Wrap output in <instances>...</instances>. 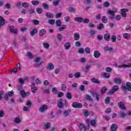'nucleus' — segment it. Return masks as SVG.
<instances>
[{"instance_id": "nucleus-1", "label": "nucleus", "mask_w": 131, "mask_h": 131, "mask_svg": "<svg viewBox=\"0 0 131 131\" xmlns=\"http://www.w3.org/2000/svg\"><path fill=\"white\" fill-rule=\"evenodd\" d=\"M115 13H117V9L116 8L114 7L113 8V10H110L107 11V14L110 15L109 19L111 20H113L114 17H115Z\"/></svg>"}, {"instance_id": "nucleus-2", "label": "nucleus", "mask_w": 131, "mask_h": 131, "mask_svg": "<svg viewBox=\"0 0 131 131\" xmlns=\"http://www.w3.org/2000/svg\"><path fill=\"white\" fill-rule=\"evenodd\" d=\"M118 90H119V86L118 85H115L112 88L111 91L107 93V94L113 95L114 93L118 92Z\"/></svg>"}, {"instance_id": "nucleus-3", "label": "nucleus", "mask_w": 131, "mask_h": 131, "mask_svg": "<svg viewBox=\"0 0 131 131\" xmlns=\"http://www.w3.org/2000/svg\"><path fill=\"white\" fill-rule=\"evenodd\" d=\"M121 88L122 90H127L129 92H131V83L127 82L126 84H123Z\"/></svg>"}, {"instance_id": "nucleus-4", "label": "nucleus", "mask_w": 131, "mask_h": 131, "mask_svg": "<svg viewBox=\"0 0 131 131\" xmlns=\"http://www.w3.org/2000/svg\"><path fill=\"white\" fill-rule=\"evenodd\" d=\"M91 95H93V97L95 96L96 101H100V95L95 90L91 92Z\"/></svg>"}, {"instance_id": "nucleus-5", "label": "nucleus", "mask_w": 131, "mask_h": 131, "mask_svg": "<svg viewBox=\"0 0 131 131\" xmlns=\"http://www.w3.org/2000/svg\"><path fill=\"white\" fill-rule=\"evenodd\" d=\"M9 30L11 33H14V34H15L16 35V34H18V29H15L13 26H11L9 27Z\"/></svg>"}, {"instance_id": "nucleus-6", "label": "nucleus", "mask_w": 131, "mask_h": 131, "mask_svg": "<svg viewBox=\"0 0 131 131\" xmlns=\"http://www.w3.org/2000/svg\"><path fill=\"white\" fill-rule=\"evenodd\" d=\"M48 110V105L44 104L42 105L39 108V111L41 113H43L45 111H47Z\"/></svg>"}, {"instance_id": "nucleus-7", "label": "nucleus", "mask_w": 131, "mask_h": 131, "mask_svg": "<svg viewBox=\"0 0 131 131\" xmlns=\"http://www.w3.org/2000/svg\"><path fill=\"white\" fill-rule=\"evenodd\" d=\"M20 96H21L22 98H25L26 96H30V93L29 92H25L24 90H21L20 91Z\"/></svg>"}, {"instance_id": "nucleus-8", "label": "nucleus", "mask_w": 131, "mask_h": 131, "mask_svg": "<svg viewBox=\"0 0 131 131\" xmlns=\"http://www.w3.org/2000/svg\"><path fill=\"white\" fill-rule=\"evenodd\" d=\"M121 15L122 17H126V12H128V9H121Z\"/></svg>"}, {"instance_id": "nucleus-9", "label": "nucleus", "mask_w": 131, "mask_h": 131, "mask_svg": "<svg viewBox=\"0 0 131 131\" xmlns=\"http://www.w3.org/2000/svg\"><path fill=\"white\" fill-rule=\"evenodd\" d=\"M72 106L74 108H82V104L80 103L73 102Z\"/></svg>"}, {"instance_id": "nucleus-10", "label": "nucleus", "mask_w": 131, "mask_h": 131, "mask_svg": "<svg viewBox=\"0 0 131 131\" xmlns=\"http://www.w3.org/2000/svg\"><path fill=\"white\" fill-rule=\"evenodd\" d=\"M100 56H101V53H100V51L98 50L94 51L93 53V56L94 57V58L98 59V58L100 57Z\"/></svg>"}, {"instance_id": "nucleus-11", "label": "nucleus", "mask_w": 131, "mask_h": 131, "mask_svg": "<svg viewBox=\"0 0 131 131\" xmlns=\"http://www.w3.org/2000/svg\"><path fill=\"white\" fill-rule=\"evenodd\" d=\"M118 128V126L115 123H113L111 126V131H117Z\"/></svg>"}, {"instance_id": "nucleus-12", "label": "nucleus", "mask_w": 131, "mask_h": 131, "mask_svg": "<svg viewBox=\"0 0 131 131\" xmlns=\"http://www.w3.org/2000/svg\"><path fill=\"white\" fill-rule=\"evenodd\" d=\"M84 98L85 99V100H87V101H89V102H92V103L94 102V99H93L92 96H91L89 94H86L84 96Z\"/></svg>"}, {"instance_id": "nucleus-13", "label": "nucleus", "mask_w": 131, "mask_h": 131, "mask_svg": "<svg viewBox=\"0 0 131 131\" xmlns=\"http://www.w3.org/2000/svg\"><path fill=\"white\" fill-rule=\"evenodd\" d=\"M119 68H131V63H128L127 64H121L118 66Z\"/></svg>"}, {"instance_id": "nucleus-14", "label": "nucleus", "mask_w": 131, "mask_h": 131, "mask_svg": "<svg viewBox=\"0 0 131 131\" xmlns=\"http://www.w3.org/2000/svg\"><path fill=\"white\" fill-rule=\"evenodd\" d=\"M91 81L93 83H96L97 84L101 83V81H100V80H99L98 79L95 78H92Z\"/></svg>"}, {"instance_id": "nucleus-15", "label": "nucleus", "mask_w": 131, "mask_h": 131, "mask_svg": "<svg viewBox=\"0 0 131 131\" xmlns=\"http://www.w3.org/2000/svg\"><path fill=\"white\" fill-rule=\"evenodd\" d=\"M54 64L52 63H48V66L46 67V69L47 70H49V71H51V70H53L54 69Z\"/></svg>"}, {"instance_id": "nucleus-16", "label": "nucleus", "mask_w": 131, "mask_h": 131, "mask_svg": "<svg viewBox=\"0 0 131 131\" xmlns=\"http://www.w3.org/2000/svg\"><path fill=\"white\" fill-rule=\"evenodd\" d=\"M73 37L74 40H78L79 38H80V35H79V33L76 32L74 34Z\"/></svg>"}, {"instance_id": "nucleus-17", "label": "nucleus", "mask_w": 131, "mask_h": 131, "mask_svg": "<svg viewBox=\"0 0 131 131\" xmlns=\"http://www.w3.org/2000/svg\"><path fill=\"white\" fill-rule=\"evenodd\" d=\"M62 102V99L60 98V99H59L57 106L58 107H59L60 109H62V108H63V106H64V104H63Z\"/></svg>"}, {"instance_id": "nucleus-18", "label": "nucleus", "mask_w": 131, "mask_h": 131, "mask_svg": "<svg viewBox=\"0 0 131 131\" xmlns=\"http://www.w3.org/2000/svg\"><path fill=\"white\" fill-rule=\"evenodd\" d=\"M71 113V110H68L66 111H64L63 112V115L65 117H67V116H68Z\"/></svg>"}, {"instance_id": "nucleus-19", "label": "nucleus", "mask_w": 131, "mask_h": 131, "mask_svg": "<svg viewBox=\"0 0 131 131\" xmlns=\"http://www.w3.org/2000/svg\"><path fill=\"white\" fill-rule=\"evenodd\" d=\"M114 83H117V84H120L122 82V80H121L119 78H115L114 79Z\"/></svg>"}, {"instance_id": "nucleus-20", "label": "nucleus", "mask_w": 131, "mask_h": 131, "mask_svg": "<svg viewBox=\"0 0 131 131\" xmlns=\"http://www.w3.org/2000/svg\"><path fill=\"white\" fill-rule=\"evenodd\" d=\"M118 106L122 110L125 108V106H124L123 102H119L118 104Z\"/></svg>"}, {"instance_id": "nucleus-21", "label": "nucleus", "mask_w": 131, "mask_h": 131, "mask_svg": "<svg viewBox=\"0 0 131 131\" xmlns=\"http://www.w3.org/2000/svg\"><path fill=\"white\" fill-rule=\"evenodd\" d=\"M103 37L105 40H106V41H109L110 40V34H105L103 36Z\"/></svg>"}, {"instance_id": "nucleus-22", "label": "nucleus", "mask_w": 131, "mask_h": 131, "mask_svg": "<svg viewBox=\"0 0 131 131\" xmlns=\"http://www.w3.org/2000/svg\"><path fill=\"white\" fill-rule=\"evenodd\" d=\"M63 46L66 50H69L71 48V44L69 42H66Z\"/></svg>"}, {"instance_id": "nucleus-23", "label": "nucleus", "mask_w": 131, "mask_h": 131, "mask_svg": "<svg viewBox=\"0 0 131 131\" xmlns=\"http://www.w3.org/2000/svg\"><path fill=\"white\" fill-rule=\"evenodd\" d=\"M37 33V29L36 28H34L30 32V34L31 36H33L35 35V34H36Z\"/></svg>"}, {"instance_id": "nucleus-24", "label": "nucleus", "mask_w": 131, "mask_h": 131, "mask_svg": "<svg viewBox=\"0 0 131 131\" xmlns=\"http://www.w3.org/2000/svg\"><path fill=\"white\" fill-rule=\"evenodd\" d=\"M46 33H47V31L45 29H41L39 32V36L41 37V36H43Z\"/></svg>"}, {"instance_id": "nucleus-25", "label": "nucleus", "mask_w": 131, "mask_h": 131, "mask_svg": "<svg viewBox=\"0 0 131 131\" xmlns=\"http://www.w3.org/2000/svg\"><path fill=\"white\" fill-rule=\"evenodd\" d=\"M46 16L47 18H50V19H53L55 17V15L50 12L46 13Z\"/></svg>"}, {"instance_id": "nucleus-26", "label": "nucleus", "mask_w": 131, "mask_h": 131, "mask_svg": "<svg viewBox=\"0 0 131 131\" xmlns=\"http://www.w3.org/2000/svg\"><path fill=\"white\" fill-rule=\"evenodd\" d=\"M13 121L14 123H16V124L21 123V119H20L18 117H15L13 119Z\"/></svg>"}, {"instance_id": "nucleus-27", "label": "nucleus", "mask_w": 131, "mask_h": 131, "mask_svg": "<svg viewBox=\"0 0 131 131\" xmlns=\"http://www.w3.org/2000/svg\"><path fill=\"white\" fill-rule=\"evenodd\" d=\"M32 85L34 86L31 88L32 93H33V94H35V93L37 92V87L34 86V83H33Z\"/></svg>"}, {"instance_id": "nucleus-28", "label": "nucleus", "mask_w": 131, "mask_h": 131, "mask_svg": "<svg viewBox=\"0 0 131 131\" xmlns=\"http://www.w3.org/2000/svg\"><path fill=\"white\" fill-rule=\"evenodd\" d=\"M90 123L92 126H94V127H97V125H96L97 123V120H91L90 121Z\"/></svg>"}, {"instance_id": "nucleus-29", "label": "nucleus", "mask_w": 131, "mask_h": 131, "mask_svg": "<svg viewBox=\"0 0 131 131\" xmlns=\"http://www.w3.org/2000/svg\"><path fill=\"white\" fill-rule=\"evenodd\" d=\"M66 97L68 100H71L72 99V94H71V93L68 92L66 94Z\"/></svg>"}, {"instance_id": "nucleus-30", "label": "nucleus", "mask_w": 131, "mask_h": 131, "mask_svg": "<svg viewBox=\"0 0 131 131\" xmlns=\"http://www.w3.org/2000/svg\"><path fill=\"white\" fill-rule=\"evenodd\" d=\"M6 24V23H5V19L3 16H0V25L1 26H4Z\"/></svg>"}, {"instance_id": "nucleus-31", "label": "nucleus", "mask_w": 131, "mask_h": 131, "mask_svg": "<svg viewBox=\"0 0 131 131\" xmlns=\"http://www.w3.org/2000/svg\"><path fill=\"white\" fill-rule=\"evenodd\" d=\"M94 22H97V21H99V20H101V14H98L95 16V17L94 18Z\"/></svg>"}, {"instance_id": "nucleus-32", "label": "nucleus", "mask_w": 131, "mask_h": 131, "mask_svg": "<svg viewBox=\"0 0 131 131\" xmlns=\"http://www.w3.org/2000/svg\"><path fill=\"white\" fill-rule=\"evenodd\" d=\"M123 36L124 38H125V39H129V38H130V34L127 33H124L123 34Z\"/></svg>"}, {"instance_id": "nucleus-33", "label": "nucleus", "mask_w": 131, "mask_h": 131, "mask_svg": "<svg viewBox=\"0 0 131 131\" xmlns=\"http://www.w3.org/2000/svg\"><path fill=\"white\" fill-rule=\"evenodd\" d=\"M103 28H104V24L101 23L97 26V29L98 30H101Z\"/></svg>"}, {"instance_id": "nucleus-34", "label": "nucleus", "mask_w": 131, "mask_h": 131, "mask_svg": "<svg viewBox=\"0 0 131 131\" xmlns=\"http://www.w3.org/2000/svg\"><path fill=\"white\" fill-rule=\"evenodd\" d=\"M66 28H67V26L63 25L58 28V30L59 31H63L64 29H66Z\"/></svg>"}, {"instance_id": "nucleus-35", "label": "nucleus", "mask_w": 131, "mask_h": 131, "mask_svg": "<svg viewBox=\"0 0 131 131\" xmlns=\"http://www.w3.org/2000/svg\"><path fill=\"white\" fill-rule=\"evenodd\" d=\"M101 20L103 23H107L108 22V19L105 16H103L101 18Z\"/></svg>"}, {"instance_id": "nucleus-36", "label": "nucleus", "mask_w": 131, "mask_h": 131, "mask_svg": "<svg viewBox=\"0 0 131 131\" xmlns=\"http://www.w3.org/2000/svg\"><path fill=\"white\" fill-rule=\"evenodd\" d=\"M22 7L26 8H29V3L27 2H24L22 3Z\"/></svg>"}, {"instance_id": "nucleus-37", "label": "nucleus", "mask_w": 131, "mask_h": 131, "mask_svg": "<svg viewBox=\"0 0 131 131\" xmlns=\"http://www.w3.org/2000/svg\"><path fill=\"white\" fill-rule=\"evenodd\" d=\"M101 75L103 77H105V78H109L110 77V75L107 73H102Z\"/></svg>"}, {"instance_id": "nucleus-38", "label": "nucleus", "mask_w": 131, "mask_h": 131, "mask_svg": "<svg viewBox=\"0 0 131 131\" xmlns=\"http://www.w3.org/2000/svg\"><path fill=\"white\" fill-rule=\"evenodd\" d=\"M83 115L85 117H88V116H89V115H90V112L86 110L83 111Z\"/></svg>"}, {"instance_id": "nucleus-39", "label": "nucleus", "mask_w": 131, "mask_h": 131, "mask_svg": "<svg viewBox=\"0 0 131 131\" xmlns=\"http://www.w3.org/2000/svg\"><path fill=\"white\" fill-rule=\"evenodd\" d=\"M107 91V88H106V87H102L101 88V94L102 95H104V94H105V93Z\"/></svg>"}, {"instance_id": "nucleus-40", "label": "nucleus", "mask_w": 131, "mask_h": 131, "mask_svg": "<svg viewBox=\"0 0 131 131\" xmlns=\"http://www.w3.org/2000/svg\"><path fill=\"white\" fill-rule=\"evenodd\" d=\"M75 20H76L77 22H79V23H81L82 22L83 19L82 17H75Z\"/></svg>"}, {"instance_id": "nucleus-41", "label": "nucleus", "mask_w": 131, "mask_h": 131, "mask_svg": "<svg viewBox=\"0 0 131 131\" xmlns=\"http://www.w3.org/2000/svg\"><path fill=\"white\" fill-rule=\"evenodd\" d=\"M28 11L29 14H30V15H31L32 14H34V12H35V10H34V8H31L29 9Z\"/></svg>"}, {"instance_id": "nucleus-42", "label": "nucleus", "mask_w": 131, "mask_h": 131, "mask_svg": "<svg viewBox=\"0 0 131 131\" xmlns=\"http://www.w3.org/2000/svg\"><path fill=\"white\" fill-rule=\"evenodd\" d=\"M85 90V86L84 85H80L79 88V91L81 92H83V91Z\"/></svg>"}, {"instance_id": "nucleus-43", "label": "nucleus", "mask_w": 131, "mask_h": 131, "mask_svg": "<svg viewBox=\"0 0 131 131\" xmlns=\"http://www.w3.org/2000/svg\"><path fill=\"white\" fill-rule=\"evenodd\" d=\"M68 11L70 13H71L72 12H73L74 13L75 12V8L73 7H70L68 8Z\"/></svg>"}, {"instance_id": "nucleus-44", "label": "nucleus", "mask_w": 131, "mask_h": 131, "mask_svg": "<svg viewBox=\"0 0 131 131\" xmlns=\"http://www.w3.org/2000/svg\"><path fill=\"white\" fill-rule=\"evenodd\" d=\"M57 38L58 40H61L63 39V36H62L60 33H58L57 34Z\"/></svg>"}, {"instance_id": "nucleus-45", "label": "nucleus", "mask_w": 131, "mask_h": 131, "mask_svg": "<svg viewBox=\"0 0 131 131\" xmlns=\"http://www.w3.org/2000/svg\"><path fill=\"white\" fill-rule=\"evenodd\" d=\"M43 47L45 49H49L50 48V44L48 42H44L43 43Z\"/></svg>"}, {"instance_id": "nucleus-46", "label": "nucleus", "mask_w": 131, "mask_h": 131, "mask_svg": "<svg viewBox=\"0 0 131 131\" xmlns=\"http://www.w3.org/2000/svg\"><path fill=\"white\" fill-rule=\"evenodd\" d=\"M59 3H60V1L55 0L53 2V6H54V7H57V6H59Z\"/></svg>"}, {"instance_id": "nucleus-47", "label": "nucleus", "mask_w": 131, "mask_h": 131, "mask_svg": "<svg viewBox=\"0 0 131 131\" xmlns=\"http://www.w3.org/2000/svg\"><path fill=\"white\" fill-rule=\"evenodd\" d=\"M79 128L80 131H85L86 130L85 127H84V125L82 124L80 125Z\"/></svg>"}, {"instance_id": "nucleus-48", "label": "nucleus", "mask_w": 131, "mask_h": 131, "mask_svg": "<svg viewBox=\"0 0 131 131\" xmlns=\"http://www.w3.org/2000/svg\"><path fill=\"white\" fill-rule=\"evenodd\" d=\"M31 3L33 6H37V5L39 4V1H32Z\"/></svg>"}, {"instance_id": "nucleus-49", "label": "nucleus", "mask_w": 131, "mask_h": 131, "mask_svg": "<svg viewBox=\"0 0 131 131\" xmlns=\"http://www.w3.org/2000/svg\"><path fill=\"white\" fill-rule=\"evenodd\" d=\"M80 72L75 73L74 74V76L75 77V78H78L79 77H80Z\"/></svg>"}, {"instance_id": "nucleus-50", "label": "nucleus", "mask_w": 131, "mask_h": 131, "mask_svg": "<svg viewBox=\"0 0 131 131\" xmlns=\"http://www.w3.org/2000/svg\"><path fill=\"white\" fill-rule=\"evenodd\" d=\"M61 23H62L61 22V20L60 19H57L55 22V24L56 25V26H61Z\"/></svg>"}, {"instance_id": "nucleus-51", "label": "nucleus", "mask_w": 131, "mask_h": 131, "mask_svg": "<svg viewBox=\"0 0 131 131\" xmlns=\"http://www.w3.org/2000/svg\"><path fill=\"white\" fill-rule=\"evenodd\" d=\"M51 127V123L50 122H47L46 124H45V128L46 129H49Z\"/></svg>"}, {"instance_id": "nucleus-52", "label": "nucleus", "mask_w": 131, "mask_h": 131, "mask_svg": "<svg viewBox=\"0 0 131 131\" xmlns=\"http://www.w3.org/2000/svg\"><path fill=\"white\" fill-rule=\"evenodd\" d=\"M85 52L86 54H91V48L89 47H86L85 48Z\"/></svg>"}, {"instance_id": "nucleus-53", "label": "nucleus", "mask_w": 131, "mask_h": 131, "mask_svg": "<svg viewBox=\"0 0 131 131\" xmlns=\"http://www.w3.org/2000/svg\"><path fill=\"white\" fill-rule=\"evenodd\" d=\"M97 38L98 40H99V41L102 40H103V35H102L101 34H99L97 35Z\"/></svg>"}, {"instance_id": "nucleus-54", "label": "nucleus", "mask_w": 131, "mask_h": 131, "mask_svg": "<svg viewBox=\"0 0 131 131\" xmlns=\"http://www.w3.org/2000/svg\"><path fill=\"white\" fill-rule=\"evenodd\" d=\"M36 11L38 14H41L42 13V9L40 8H37Z\"/></svg>"}, {"instance_id": "nucleus-55", "label": "nucleus", "mask_w": 131, "mask_h": 131, "mask_svg": "<svg viewBox=\"0 0 131 131\" xmlns=\"http://www.w3.org/2000/svg\"><path fill=\"white\" fill-rule=\"evenodd\" d=\"M32 23L33 24H35V25H38L39 24V21L36 19H33Z\"/></svg>"}, {"instance_id": "nucleus-56", "label": "nucleus", "mask_w": 131, "mask_h": 131, "mask_svg": "<svg viewBox=\"0 0 131 131\" xmlns=\"http://www.w3.org/2000/svg\"><path fill=\"white\" fill-rule=\"evenodd\" d=\"M61 86L62 91H66V89L67 88V86H66V85H65L64 84H62L61 85Z\"/></svg>"}, {"instance_id": "nucleus-57", "label": "nucleus", "mask_w": 131, "mask_h": 131, "mask_svg": "<svg viewBox=\"0 0 131 131\" xmlns=\"http://www.w3.org/2000/svg\"><path fill=\"white\" fill-rule=\"evenodd\" d=\"M111 39L113 42H116V36L115 35H112Z\"/></svg>"}, {"instance_id": "nucleus-58", "label": "nucleus", "mask_w": 131, "mask_h": 131, "mask_svg": "<svg viewBox=\"0 0 131 131\" xmlns=\"http://www.w3.org/2000/svg\"><path fill=\"white\" fill-rule=\"evenodd\" d=\"M48 22L49 24H51L52 25L55 24V20L54 19H49L48 20Z\"/></svg>"}, {"instance_id": "nucleus-59", "label": "nucleus", "mask_w": 131, "mask_h": 131, "mask_svg": "<svg viewBox=\"0 0 131 131\" xmlns=\"http://www.w3.org/2000/svg\"><path fill=\"white\" fill-rule=\"evenodd\" d=\"M89 34H91V36H94L95 34H96V32H95L94 30H91L90 32H89Z\"/></svg>"}, {"instance_id": "nucleus-60", "label": "nucleus", "mask_w": 131, "mask_h": 131, "mask_svg": "<svg viewBox=\"0 0 131 131\" xmlns=\"http://www.w3.org/2000/svg\"><path fill=\"white\" fill-rule=\"evenodd\" d=\"M104 50L105 51H112V48H110L108 46H106L105 47H104Z\"/></svg>"}, {"instance_id": "nucleus-61", "label": "nucleus", "mask_w": 131, "mask_h": 131, "mask_svg": "<svg viewBox=\"0 0 131 131\" xmlns=\"http://www.w3.org/2000/svg\"><path fill=\"white\" fill-rule=\"evenodd\" d=\"M115 19L117 21H120V19H121V16H120V15H116Z\"/></svg>"}, {"instance_id": "nucleus-62", "label": "nucleus", "mask_w": 131, "mask_h": 131, "mask_svg": "<svg viewBox=\"0 0 131 131\" xmlns=\"http://www.w3.org/2000/svg\"><path fill=\"white\" fill-rule=\"evenodd\" d=\"M7 94L10 97H12V96H14V91L13 90L9 91Z\"/></svg>"}, {"instance_id": "nucleus-63", "label": "nucleus", "mask_w": 131, "mask_h": 131, "mask_svg": "<svg viewBox=\"0 0 131 131\" xmlns=\"http://www.w3.org/2000/svg\"><path fill=\"white\" fill-rule=\"evenodd\" d=\"M110 102V97H107L105 99V104H109Z\"/></svg>"}, {"instance_id": "nucleus-64", "label": "nucleus", "mask_w": 131, "mask_h": 131, "mask_svg": "<svg viewBox=\"0 0 131 131\" xmlns=\"http://www.w3.org/2000/svg\"><path fill=\"white\" fill-rule=\"evenodd\" d=\"M82 22H83V23H90V19L89 18L83 19Z\"/></svg>"}]
</instances>
